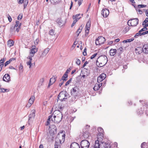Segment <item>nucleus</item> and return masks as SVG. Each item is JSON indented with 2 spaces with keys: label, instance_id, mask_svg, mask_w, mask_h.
Instances as JSON below:
<instances>
[{
  "label": "nucleus",
  "instance_id": "nucleus-1",
  "mask_svg": "<svg viewBox=\"0 0 148 148\" xmlns=\"http://www.w3.org/2000/svg\"><path fill=\"white\" fill-rule=\"evenodd\" d=\"M53 118L52 119V121L58 123L62 120L63 117L62 113L58 110H55L52 114Z\"/></svg>",
  "mask_w": 148,
  "mask_h": 148
},
{
  "label": "nucleus",
  "instance_id": "nucleus-2",
  "mask_svg": "<svg viewBox=\"0 0 148 148\" xmlns=\"http://www.w3.org/2000/svg\"><path fill=\"white\" fill-rule=\"evenodd\" d=\"M108 62V59L106 56H101L97 58L96 61L97 65L99 67H101L105 65Z\"/></svg>",
  "mask_w": 148,
  "mask_h": 148
},
{
  "label": "nucleus",
  "instance_id": "nucleus-3",
  "mask_svg": "<svg viewBox=\"0 0 148 148\" xmlns=\"http://www.w3.org/2000/svg\"><path fill=\"white\" fill-rule=\"evenodd\" d=\"M111 145L109 143H106L104 141H101L99 143L98 140H96L94 148H110Z\"/></svg>",
  "mask_w": 148,
  "mask_h": 148
},
{
  "label": "nucleus",
  "instance_id": "nucleus-4",
  "mask_svg": "<svg viewBox=\"0 0 148 148\" xmlns=\"http://www.w3.org/2000/svg\"><path fill=\"white\" fill-rule=\"evenodd\" d=\"M65 135L63 132H60L57 136L55 140V142L61 144L64 141Z\"/></svg>",
  "mask_w": 148,
  "mask_h": 148
},
{
  "label": "nucleus",
  "instance_id": "nucleus-5",
  "mask_svg": "<svg viewBox=\"0 0 148 148\" xmlns=\"http://www.w3.org/2000/svg\"><path fill=\"white\" fill-rule=\"evenodd\" d=\"M69 97V94L66 91L64 90L61 91L58 97V99L62 101Z\"/></svg>",
  "mask_w": 148,
  "mask_h": 148
},
{
  "label": "nucleus",
  "instance_id": "nucleus-6",
  "mask_svg": "<svg viewBox=\"0 0 148 148\" xmlns=\"http://www.w3.org/2000/svg\"><path fill=\"white\" fill-rule=\"evenodd\" d=\"M138 23V19L137 18L129 20L127 22L129 26H136Z\"/></svg>",
  "mask_w": 148,
  "mask_h": 148
},
{
  "label": "nucleus",
  "instance_id": "nucleus-7",
  "mask_svg": "<svg viewBox=\"0 0 148 148\" xmlns=\"http://www.w3.org/2000/svg\"><path fill=\"white\" fill-rule=\"evenodd\" d=\"M78 88L75 86L73 88L71 91V93L72 95L73 96L75 99H78L79 97L78 96Z\"/></svg>",
  "mask_w": 148,
  "mask_h": 148
},
{
  "label": "nucleus",
  "instance_id": "nucleus-8",
  "mask_svg": "<svg viewBox=\"0 0 148 148\" xmlns=\"http://www.w3.org/2000/svg\"><path fill=\"white\" fill-rule=\"evenodd\" d=\"M106 41L105 38L102 36H99L95 40V44L96 45H100L103 44Z\"/></svg>",
  "mask_w": 148,
  "mask_h": 148
},
{
  "label": "nucleus",
  "instance_id": "nucleus-9",
  "mask_svg": "<svg viewBox=\"0 0 148 148\" xmlns=\"http://www.w3.org/2000/svg\"><path fill=\"white\" fill-rule=\"evenodd\" d=\"M80 145L82 148H88L90 143L87 140H83L81 142Z\"/></svg>",
  "mask_w": 148,
  "mask_h": 148
},
{
  "label": "nucleus",
  "instance_id": "nucleus-10",
  "mask_svg": "<svg viewBox=\"0 0 148 148\" xmlns=\"http://www.w3.org/2000/svg\"><path fill=\"white\" fill-rule=\"evenodd\" d=\"M90 22V21L89 20L86 23L85 30V35L86 36H87L89 33L90 27L91 26Z\"/></svg>",
  "mask_w": 148,
  "mask_h": 148
},
{
  "label": "nucleus",
  "instance_id": "nucleus-11",
  "mask_svg": "<svg viewBox=\"0 0 148 148\" xmlns=\"http://www.w3.org/2000/svg\"><path fill=\"white\" fill-rule=\"evenodd\" d=\"M32 113L29 115L28 122L29 123L34 120L35 116V111L34 110H32Z\"/></svg>",
  "mask_w": 148,
  "mask_h": 148
},
{
  "label": "nucleus",
  "instance_id": "nucleus-12",
  "mask_svg": "<svg viewBox=\"0 0 148 148\" xmlns=\"http://www.w3.org/2000/svg\"><path fill=\"white\" fill-rule=\"evenodd\" d=\"M49 49L47 48L45 49L43 51L41 52V53L40 54V58H42L45 56L49 51Z\"/></svg>",
  "mask_w": 148,
  "mask_h": 148
},
{
  "label": "nucleus",
  "instance_id": "nucleus-13",
  "mask_svg": "<svg viewBox=\"0 0 148 148\" xmlns=\"http://www.w3.org/2000/svg\"><path fill=\"white\" fill-rule=\"evenodd\" d=\"M109 13V11L107 9H103L101 11V14L104 17H107Z\"/></svg>",
  "mask_w": 148,
  "mask_h": 148
},
{
  "label": "nucleus",
  "instance_id": "nucleus-14",
  "mask_svg": "<svg viewBox=\"0 0 148 148\" xmlns=\"http://www.w3.org/2000/svg\"><path fill=\"white\" fill-rule=\"evenodd\" d=\"M21 23H19V22L17 21H16V24L15 25H13L16 28V31L17 32H18L19 31V29L20 28L21 26Z\"/></svg>",
  "mask_w": 148,
  "mask_h": 148
},
{
  "label": "nucleus",
  "instance_id": "nucleus-15",
  "mask_svg": "<svg viewBox=\"0 0 148 148\" xmlns=\"http://www.w3.org/2000/svg\"><path fill=\"white\" fill-rule=\"evenodd\" d=\"M18 3L19 4H21L24 3V7L25 8L28 3V0H18Z\"/></svg>",
  "mask_w": 148,
  "mask_h": 148
},
{
  "label": "nucleus",
  "instance_id": "nucleus-16",
  "mask_svg": "<svg viewBox=\"0 0 148 148\" xmlns=\"http://www.w3.org/2000/svg\"><path fill=\"white\" fill-rule=\"evenodd\" d=\"M83 136L84 139L89 138L91 137L90 134L88 131H86L84 132L83 134Z\"/></svg>",
  "mask_w": 148,
  "mask_h": 148
},
{
  "label": "nucleus",
  "instance_id": "nucleus-17",
  "mask_svg": "<svg viewBox=\"0 0 148 148\" xmlns=\"http://www.w3.org/2000/svg\"><path fill=\"white\" fill-rule=\"evenodd\" d=\"M10 76L8 74H5L3 76V81L8 82L10 80Z\"/></svg>",
  "mask_w": 148,
  "mask_h": 148
},
{
  "label": "nucleus",
  "instance_id": "nucleus-18",
  "mask_svg": "<svg viewBox=\"0 0 148 148\" xmlns=\"http://www.w3.org/2000/svg\"><path fill=\"white\" fill-rule=\"evenodd\" d=\"M57 22L59 25L60 26H62L65 24V21H63L61 18H58L57 19Z\"/></svg>",
  "mask_w": 148,
  "mask_h": 148
},
{
  "label": "nucleus",
  "instance_id": "nucleus-19",
  "mask_svg": "<svg viewBox=\"0 0 148 148\" xmlns=\"http://www.w3.org/2000/svg\"><path fill=\"white\" fill-rule=\"evenodd\" d=\"M70 147L71 148H80L79 145L75 142L72 143L71 144Z\"/></svg>",
  "mask_w": 148,
  "mask_h": 148
},
{
  "label": "nucleus",
  "instance_id": "nucleus-20",
  "mask_svg": "<svg viewBox=\"0 0 148 148\" xmlns=\"http://www.w3.org/2000/svg\"><path fill=\"white\" fill-rule=\"evenodd\" d=\"M103 134H98L97 135V140H98L99 141V143L101 141H103L102 140L103 138Z\"/></svg>",
  "mask_w": 148,
  "mask_h": 148
},
{
  "label": "nucleus",
  "instance_id": "nucleus-21",
  "mask_svg": "<svg viewBox=\"0 0 148 148\" xmlns=\"http://www.w3.org/2000/svg\"><path fill=\"white\" fill-rule=\"evenodd\" d=\"M135 51L136 53L140 54L143 52V48L141 47H138L137 48L135 49Z\"/></svg>",
  "mask_w": 148,
  "mask_h": 148
},
{
  "label": "nucleus",
  "instance_id": "nucleus-22",
  "mask_svg": "<svg viewBox=\"0 0 148 148\" xmlns=\"http://www.w3.org/2000/svg\"><path fill=\"white\" fill-rule=\"evenodd\" d=\"M102 83H101L100 84H96L95 85L94 87L93 88V89L95 90H97L102 85Z\"/></svg>",
  "mask_w": 148,
  "mask_h": 148
},
{
  "label": "nucleus",
  "instance_id": "nucleus-23",
  "mask_svg": "<svg viewBox=\"0 0 148 148\" xmlns=\"http://www.w3.org/2000/svg\"><path fill=\"white\" fill-rule=\"evenodd\" d=\"M143 52L145 53H148V45H144L143 48Z\"/></svg>",
  "mask_w": 148,
  "mask_h": 148
},
{
  "label": "nucleus",
  "instance_id": "nucleus-24",
  "mask_svg": "<svg viewBox=\"0 0 148 148\" xmlns=\"http://www.w3.org/2000/svg\"><path fill=\"white\" fill-rule=\"evenodd\" d=\"M116 52V49H111L109 53L111 56H114Z\"/></svg>",
  "mask_w": 148,
  "mask_h": 148
},
{
  "label": "nucleus",
  "instance_id": "nucleus-25",
  "mask_svg": "<svg viewBox=\"0 0 148 148\" xmlns=\"http://www.w3.org/2000/svg\"><path fill=\"white\" fill-rule=\"evenodd\" d=\"M83 27H84V25H81V26H80V27L77 30V31L76 32V33L77 34V36H79V34L81 32Z\"/></svg>",
  "mask_w": 148,
  "mask_h": 148
},
{
  "label": "nucleus",
  "instance_id": "nucleus-26",
  "mask_svg": "<svg viewBox=\"0 0 148 148\" xmlns=\"http://www.w3.org/2000/svg\"><path fill=\"white\" fill-rule=\"evenodd\" d=\"M146 6V5H138L137 7H136L135 6H134V7L135 8L136 11H138V8H144Z\"/></svg>",
  "mask_w": 148,
  "mask_h": 148
},
{
  "label": "nucleus",
  "instance_id": "nucleus-27",
  "mask_svg": "<svg viewBox=\"0 0 148 148\" xmlns=\"http://www.w3.org/2000/svg\"><path fill=\"white\" fill-rule=\"evenodd\" d=\"M49 34L51 36H55L56 33L55 31V30L53 29H50L49 32Z\"/></svg>",
  "mask_w": 148,
  "mask_h": 148
},
{
  "label": "nucleus",
  "instance_id": "nucleus-28",
  "mask_svg": "<svg viewBox=\"0 0 148 148\" xmlns=\"http://www.w3.org/2000/svg\"><path fill=\"white\" fill-rule=\"evenodd\" d=\"M35 97L34 96H31L29 100V103H32V104L34 101Z\"/></svg>",
  "mask_w": 148,
  "mask_h": 148
},
{
  "label": "nucleus",
  "instance_id": "nucleus-29",
  "mask_svg": "<svg viewBox=\"0 0 148 148\" xmlns=\"http://www.w3.org/2000/svg\"><path fill=\"white\" fill-rule=\"evenodd\" d=\"M68 76V74L64 73L62 77L61 81L62 80L63 81H66L67 80Z\"/></svg>",
  "mask_w": 148,
  "mask_h": 148
},
{
  "label": "nucleus",
  "instance_id": "nucleus-30",
  "mask_svg": "<svg viewBox=\"0 0 148 148\" xmlns=\"http://www.w3.org/2000/svg\"><path fill=\"white\" fill-rule=\"evenodd\" d=\"M7 43L8 45L10 47L14 45V41L12 40H8Z\"/></svg>",
  "mask_w": 148,
  "mask_h": 148
},
{
  "label": "nucleus",
  "instance_id": "nucleus-31",
  "mask_svg": "<svg viewBox=\"0 0 148 148\" xmlns=\"http://www.w3.org/2000/svg\"><path fill=\"white\" fill-rule=\"evenodd\" d=\"M37 49H32L31 50V51L30 52V54L31 55V56H33L34 53L37 51Z\"/></svg>",
  "mask_w": 148,
  "mask_h": 148
},
{
  "label": "nucleus",
  "instance_id": "nucleus-32",
  "mask_svg": "<svg viewBox=\"0 0 148 148\" xmlns=\"http://www.w3.org/2000/svg\"><path fill=\"white\" fill-rule=\"evenodd\" d=\"M56 77L55 76H53L52 77L50 78V82H51V84H53L54 83L56 80Z\"/></svg>",
  "mask_w": 148,
  "mask_h": 148
},
{
  "label": "nucleus",
  "instance_id": "nucleus-33",
  "mask_svg": "<svg viewBox=\"0 0 148 148\" xmlns=\"http://www.w3.org/2000/svg\"><path fill=\"white\" fill-rule=\"evenodd\" d=\"M53 118V116L52 114L51 115L49 116L47 121V125H48L49 124L50 120L51 119L52 120V119Z\"/></svg>",
  "mask_w": 148,
  "mask_h": 148
},
{
  "label": "nucleus",
  "instance_id": "nucleus-34",
  "mask_svg": "<svg viewBox=\"0 0 148 148\" xmlns=\"http://www.w3.org/2000/svg\"><path fill=\"white\" fill-rule=\"evenodd\" d=\"M56 131H57L53 130L52 129H50L49 131V133L51 135L53 136L56 133Z\"/></svg>",
  "mask_w": 148,
  "mask_h": 148
},
{
  "label": "nucleus",
  "instance_id": "nucleus-35",
  "mask_svg": "<svg viewBox=\"0 0 148 148\" xmlns=\"http://www.w3.org/2000/svg\"><path fill=\"white\" fill-rule=\"evenodd\" d=\"M16 31V28L13 25H12L10 28V32H12L14 31Z\"/></svg>",
  "mask_w": 148,
  "mask_h": 148
},
{
  "label": "nucleus",
  "instance_id": "nucleus-36",
  "mask_svg": "<svg viewBox=\"0 0 148 148\" xmlns=\"http://www.w3.org/2000/svg\"><path fill=\"white\" fill-rule=\"evenodd\" d=\"M9 90L7 89L4 88H0V93L1 92H8Z\"/></svg>",
  "mask_w": 148,
  "mask_h": 148
},
{
  "label": "nucleus",
  "instance_id": "nucleus-37",
  "mask_svg": "<svg viewBox=\"0 0 148 148\" xmlns=\"http://www.w3.org/2000/svg\"><path fill=\"white\" fill-rule=\"evenodd\" d=\"M98 131L99 132V134H103V129L100 127H99L98 128Z\"/></svg>",
  "mask_w": 148,
  "mask_h": 148
},
{
  "label": "nucleus",
  "instance_id": "nucleus-38",
  "mask_svg": "<svg viewBox=\"0 0 148 148\" xmlns=\"http://www.w3.org/2000/svg\"><path fill=\"white\" fill-rule=\"evenodd\" d=\"M50 128L52 129L53 130L57 131V128L56 126L54 125H52L50 126Z\"/></svg>",
  "mask_w": 148,
  "mask_h": 148
},
{
  "label": "nucleus",
  "instance_id": "nucleus-39",
  "mask_svg": "<svg viewBox=\"0 0 148 148\" xmlns=\"http://www.w3.org/2000/svg\"><path fill=\"white\" fill-rule=\"evenodd\" d=\"M61 145V144H60L59 143L55 142L54 148H60Z\"/></svg>",
  "mask_w": 148,
  "mask_h": 148
},
{
  "label": "nucleus",
  "instance_id": "nucleus-40",
  "mask_svg": "<svg viewBox=\"0 0 148 148\" xmlns=\"http://www.w3.org/2000/svg\"><path fill=\"white\" fill-rule=\"evenodd\" d=\"M75 63L78 65H79L80 64L81 61L78 58H76L75 59Z\"/></svg>",
  "mask_w": 148,
  "mask_h": 148
},
{
  "label": "nucleus",
  "instance_id": "nucleus-41",
  "mask_svg": "<svg viewBox=\"0 0 148 148\" xmlns=\"http://www.w3.org/2000/svg\"><path fill=\"white\" fill-rule=\"evenodd\" d=\"M5 59L4 58H3L1 59V60H0V65H1L2 66H3L4 64V62H5Z\"/></svg>",
  "mask_w": 148,
  "mask_h": 148
},
{
  "label": "nucleus",
  "instance_id": "nucleus-42",
  "mask_svg": "<svg viewBox=\"0 0 148 148\" xmlns=\"http://www.w3.org/2000/svg\"><path fill=\"white\" fill-rule=\"evenodd\" d=\"M99 76L104 80L106 77V75L105 73H102Z\"/></svg>",
  "mask_w": 148,
  "mask_h": 148
},
{
  "label": "nucleus",
  "instance_id": "nucleus-43",
  "mask_svg": "<svg viewBox=\"0 0 148 148\" xmlns=\"http://www.w3.org/2000/svg\"><path fill=\"white\" fill-rule=\"evenodd\" d=\"M103 79L100 77L99 76L97 78V82L99 83L102 81Z\"/></svg>",
  "mask_w": 148,
  "mask_h": 148
},
{
  "label": "nucleus",
  "instance_id": "nucleus-44",
  "mask_svg": "<svg viewBox=\"0 0 148 148\" xmlns=\"http://www.w3.org/2000/svg\"><path fill=\"white\" fill-rule=\"evenodd\" d=\"M19 70L20 71L22 72L23 71V66L21 64H20L19 66Z\"/></svg>",
  "mask_w": 148,
  "mask_h": 148
},
{
  "label": "nucleus",
  "instance_id": "nucleus-45",
  "mask_svg": "<svg viewBox=\"0 0 148 148\" xmlns=\"http://www.w3.org/2000/svg\"><path fill=\"white\" fill-rule=\"evenodd\" d=\"M81 18V17H75V16L74 15L73 16V18L74 20V21H77V22L78 21V20Z\"/></svg>",
  "mask_w": 148,
  "mask_h": 148
},
{
  "label": "nucleus",
  "instance_id": "nucleus-46",
  "mask_svg": "<svg viewBox=\"0 0 148 148\" xmlns=\"http://www.w3.org/2000/svg\"><path fill=\"white\" fill-rule=\"evenodd\" d=\"M148 22V18H146L145 20L143 22L142 25H144L145 23Z\"/></svg>",
  "mask_w": 148,
  "mask_h": 148
},
{
  "label": "nucleus",
  "instance_id": "nucleus-47",
  "mask_svg": "<svg viewBox=\"0 0 148 148\" xmlns=\"http://www.w3.org/2000/svg\"><path fill=\"white\" fill-rule=\"evenodd\" d=\"M142 33H141L140 32H139V33H137L134 36V37L136 38H137L138 36H140L142 35H143L142 34Z\"/></svg>",
  "mask_w": 148,
  "mask_h": 148
},
{
  "label": "nucleus",
  "instance_id": "nucleus-48",
  "mask_svg": "<svg viewBox=\"0 0 148 148\" xmlns=\"http://www.w3.org/2000/svg\"><path fill=\"white\" fill-rule=\"evenodd\" d=\"M32 61H29L28 62H27V64L28 65H29V68H30L31 65H32Z\"/></svg>",
  "mask_w": 148,
  "mask_h": 148
},
{
  "label": "nucleus",
  "instance_id": "nucleus-49",
  "mask_svg": "<svg viewBox=\"0 0 148 148\" xmlns=\"http://www.w3.org/2000/svg\"><path fill=\"white\" fill-rule=\"evenodd\" d=\"M146 144V143L145 142L143 143L141 145V148H145V145Z\"/></svg>",
  "mask_w": 148,
  "mask_h": 148
},
{
  "label": "nucleus",
  "instance_id": "nucleus-50",
  "mask_svg": "<svg viewBox=\"0 0 148 148\" xmlns=\"http://www.w3.org/2000/svg\"><path fill=\"white\" fill-rule=\"evenodd\" d=\"M72 79V78H71L67 82H66L65 84V86H67L68 85L71 81Z\"/></svg>",
  "mask_w": 148,
  "mask_h": 148
},
{
  "label": "nucleus",
  "instance_id": "nucleus-51",
  "mask_svg": "<svg viewBox=\"0 0 148 148\" xmlns=\"http://www.w3.org/2000/svg\"><path fill=\"white\" fill-rule=\"evenodd\" d=\"M97 55V53L94 54L92 55V56H91L90 59H93Z\"/></svg>",
  "mask_w": 148,
  "mask_h": 148
},
{
  "label": "nucleus",
  "instance_id": "nucleus-52",
  "mask_svg": "<svg viewBox=\"0 0 148 148\" xmlns=\"http://www.w3.org/2000/svg\"><path fill=\"white\" fill-rule=\"evenodd\" d=\"M147 29V28H146L145 27H144L142 29L140 30L139 31V32H140L141 33V32L145 31Z\"/></svg>",
  "mask_w": 148,
  "mask_h": 148
},
{
  "label": "nucleus",
  "instance_id": "nucleus-53",
  "mask_svg": "<svg viewBox=\"0 0 148 148\" xmlns=\"http://www.w3.org/2000/svg\"><path fill=\"white\" fill-rule=\"evenodd\" d=\"M123 48L122 47H120L119 48L118 50V51L120 53H121L123 51Z\"/></svg>",
  "mask_w": 148,
  "mask_h": 148
},
{
  "label": "nucleus",
  "instance_id": "nucleus-54",
  "mask_svg": "<svg viewBox=\"0 0 148 148\" xmlns=\"http://www.w3.org/2000/svg\"><path fill=\"white\" fill-rule=\"evenodd\" d=\"M44 81V78H42L40 79V82H41V85H42L43 84V82Z\"/></svg>",
  "mask_w": 148,
  "mask_h": 148
},
{
  "label": "nucleus",
  "instance_id": "nucleus-55",
  "mask_svg": "<svg viewBox=\"0 0 148 148\" xmlns=\"http://www.w3.org/2000/svg\"><path fill=\"white\" fill-rule=\"evenodd\" d=\"M38 39H36L34 41V44L35 45H37L38 44Z\"/></svg>",
  "mask_w": 148,
  "mask_h": 148
},
{
  "label": "nucleus",
  "instance_id": "nucleus-56",
  "mask_svg": "<svg viewBox=\"0 0 148 148\" xmlns=\"http://www.w3.org/2000/svg\"><path fill=\"white\" fill-rule=\"evenodd\" d=\"M23 17L22 14H20L18 17V19L19 20L22 19Z\"/></svg>",
  "mask_w": 148,
  "mask_h": 148
},
{
  "label": "nucleus",
  "instance_id": "nucleus-57",
  "mask_svg": "<svg viewBox=\"0 0 148 148\" xmlns=\"http://www.w3.org/2000/svg\"><path fill=\"white\" fill-rule=\"evenodd\" d=\"M10 61H7L5 64V66H6L8 64L10 63Z\"/></svg>",
  "mask_w": 148,
  "mask_h": 148
},
{
  "label": "nucleus",
  "instance_id": "nucleus-58",
  "mask_svg": "<svg viewBox=\"0 0 148 148\" xmlns=\"http://www.w3.org/2000/svg\"><path fill=\"white\" fill-rule=\"evenodd\" d=\"M83 55L84 56H85L87 55V53L86 52V49H85L84 51V52L83 53Z\"/></svg>",
  "mask_w": 148,
  "mask_h": 148
},
{
  "label": "nucleus",
  "instance_id": "nucleus-59",
  "mask_svg": "<svg viewBox=\"0 0 148 148\" xmlns=\"http://www.w3.org/2000/svg\"><path fill=\"white\" fill-rule=\"evenodd\" d=\"M71 69L70 68H69L66 71V72H65V73L66 74H68L69 73V72L70 71V70H71Z\"/></svg>",
  "mask_w": 148,
  "mask_h": 148
},
{
  "label": "nucleus",
  "instance_id": "nucleus-60",
  "mask_svg": "<svg viewBox=\"0 0 148 148\" xmlns=\"http://www.w3.org/2000/svg\"><path fill=\"white\" fill-rule=\"evenodd\" d=\"M8 18L10 22H11L12 21V19L11 17L9 15H8Z\"/></svg>",
  "mask_w": 148,
  "mask_h": 148
},
{
  "label": "nucleus",
  "instance_id": "nucleus-61",
  "mask_svg": "<svg viewBox=\"0 0 148 148\" xmlns=\"http://www.w3.org/2000/svg\"><path fill=\"white\" fill-rule=\"evenodd\" d=\"M76 22H77V21H74L73 23H72V25H71V27H73L74 25L76 23Z\"/></svg>",
  "mask_w": 148,
  "mask_h": 148
},
{
  "label": "nucleus",
  "instance_id": "nucleus-62",
  "mask_svg": "<svg viewBox=\"0 0 148 148\" xmlns=\"http://www.w3.org/2000/svg\"><path fill=\"white\" fill-rule=\"evenodd\" d=\"M83 0H79V1H78V4L79 6L82 4V2Z\"/></svg>",
  "mask_w": 148,
  "mask_h": 148
},
{
  "label": "nucleus",
  "instance_id": "nucleus-63",
  "mask_svg": "<svg viewBox=\"0 0 148 148\" xmlns=\"http://www.w3.org/2000/svg\"><path fill=\"white\" fill-rule=\"evenodd\" d=\"M32 103H28L27 105H26V106L27 107H30V106H31L32 105Z\"/></svg>",
  "mask_w": 148,
  "mask_h": 148
},
{
  "label": "nucleus",
  "instance_id": "nucleus-64",
  "mask_svg": "<svg viewBox=\"0 0 148 148\" xmlns=\"http://www.w3.org/2000/svg\"><path fill=\"white\" fill-rule=\"evenodd\" d=\"M32 56H28L27 57V58L28 59H29V61H32Z\"/></svg>",
  "mask_w": 148,
  "mask_h": 148
}]
</instances>
